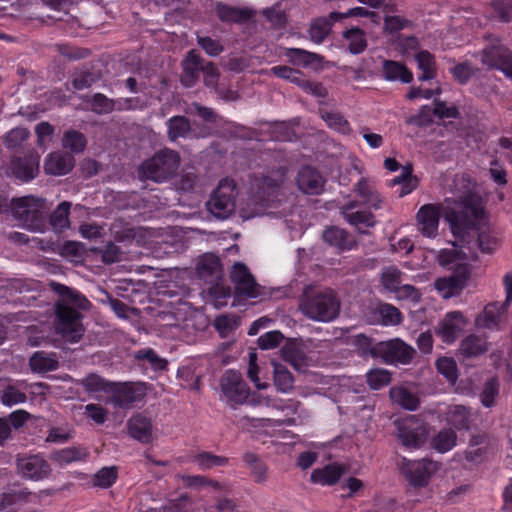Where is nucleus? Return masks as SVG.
Returning a JSON list of instances; mask_svg holds the SVG:
<instances>
[{"instance_id":"nucleus-34","label":"nucleus","mask_w":512,"mask_h":512,"mask_svg":"<svg viewBox=\"0 0 512 512\" xmlns=\"http://www.w3.org/2000/svg\"><path fill=\"white\" fill-rule=\"evenodd\" d=\"M383 76L388 81H401L410 83L413 80V74L400 62L385 60L383 61Z\"/></svg>"},{"instance_id":"nucleus-17","label":"nucleus","mask_w":512,"mask_h":512,"mask_svg":"<svg viewBox=\"0 0 512 512\" xmlns=\"http://www.w3.org/2000/svg\"><path fill=\"white\" fill-rule=\"evenodd\" d=\"M441 207L440 204H425L418 210L416 225L423 236L434 238L438 234Z\"/></svg>"},{"instance_id":"nucleus-40","label":"nucleus","mask_w":512,"mask_h":512,"mask_svg":"<svg viewBox=\"0 0 512 512\" xmlns=\"http://www.w3.org/2000/svg\"><path fill=\"white\" fill-rule=\"evenodd\" d=\"M506 306L507 305L504 304L500 305L499 303L488 304L483 313L476 318V325L486 329L498 327L501 310Z\"/></svg>"},{"instance_id":"nucleus-18","label":"nucleus","mask_w":512,"mask_h":512,"mask_svg":"<svg viewBox=\"0 0 512 512\" xmlns=\"http://www.w3.org/2000/svg\"><path fill=\"white\" fill-rule=\"evenodd\" d=\"M466 324L467 321L461 312H449L435 327V333L444 343L451 344L464 331Z\"/></svg>"},{"instance_id":"nucleus-33","label":"nucleus","mask_w":512,"mask_h":512,"mask_svg":"<svg viewBox=\"0 0 512 512\" xmlns=\"http://www.w3.org/2000/svg\"><path fill=\"white\" fill-rule=\"evenodd\" d=\"M273 382L276 389L281 393H289L294 389V377L288 368L276 361H272Z\"/></svg>"},{"instance_id":"nucleus-5","label":"nucleus","mask_w":512,"mask_h":512,"mask_svg":"<svg viewBox=\"0 0 512 512\" xmlns=\"http://www.w3.org/2000/svg\"><path fill=\"white\" fill-rule=\"evenodd\" d=\"M181 163L180 154L170 148H163L146 159L139 167L141 179L163 183L173 178Z\"/></svg>"},{"instance_id":"nucleus-24","label":"nucleus","mask_w":512,"mask_h":512,"mask_svg":"<svg viewBox=\"0 0 512 512\" xmlns=\"http://www.w3.org/2000/svg\"><path fill=\"white\" fill-rule=\"evenodd\" d=\"M127 429L130 436L141 443L148 444L152 441L153 425L151 419L137 413L127 421Z\"/></svg>"},{"instance_id":"nucleus-41","label":"nucleus","mask_w":512,"mask_h":512,"mask_svg":"<svg viewBox=\"0 0 512 512\" xmlns=\"http://www.w3.org/2000/svg\"><path fill=\"white\" fill-rule=\"evenodd\" d=\"M396 6L386 4L383 7L384 13V32L388 34L396 33L404 29L410 22L406 18L394 15L396 12Z\"/></svg>"},{"instance_id":"nucleus-30","label":"nucleus","mask_w":512,"mask_h":512,"mask_svg":"<svg viewBox=\"0 0 512 512\" xmlns=\"http://www.w3.org/2000/svg\"><path fill=\"white\" fill-rule=\"evenodd\" d=\"M167 138L171 142H176L180 138H188L192 133L190 120L181 115L173 116L166 122Z\"/></svg>"},{"instance_id":"nucleus-1","label":"nucleus","mask_w":512,"mask_h":512,"mask_svg":"<svg viewBox=\"0 0 512 512\" xmlns=\"http://www.w3.org/2000/svg\"><path fill=\"white\" fill-rule=\"evenodd\" d=\"M454 186L461 209L446 214L453 234L468 245L472 243L468 238L476 236L473 244L482 252L491 253L498 245V239L488 225L481 224L484 208L482 198L474 192L475 183L463 174L454 179Z\"/></svg>"},{"instance_id":"nucleus-43","label":"nucleus","mask_w":512,"mask_h":512,"mask_svg":"<svg viewBox=\"0 0 512 512\" xmlns=\"http://www.w3.org/2000/svg\"><path fill=\"white\" fill-rule=\"evenodd\" d=\"M413 167L410 163L402 166L401 175L391 181V186L401 185L400 197L411 193L418 186V179L412 175Z\"/></svg>"},{"instance_id":"nucleus-64","label":"nucleus","mask_w":512,"mask_h":512,"mask_svg":"<svg viewBox=\"0 0 512 512\" xmlns=\"http://www.w3.org/2000/svg\"><path fill=\"white\" fill-rule=\"evenodd\" d=\"M270 72L273 75L282 79L289 80L290 82L295 83L298 86L303 80V75L300 71L285 65L274 66L270 69Z\"/></svg>"},{"instance_id":"nucleus-27","label":"nucleus","mask_w":512,"mask_h":512,"mask_svg":"<svg viewBox=\"0 0 512 512\" xmlns=\"http://www.w3.org/2000/svg\"><path fill=\"white\" fill-rule=\"evenodd\" d=\"M243 462L250 471L253 481L263 484L269 479L268 465L255 453L247 451L243 454Z\"/></svg>"},{"instance_id":"nucleus-47","label":"nucleus","mask_w":512,"mask_h":512,"mask_svg":"<svg viewBox=\"0 0 512 512\" xmlns=\"http://www.w3.org/2000/svg\"><path fill=\"white\" fill-rule=\"evenodd\" d=\"M319 115L330 128H333L343 134L350 132L351 129L349 123L340 112L328 111L324 108H320Z\"/></svg>"},{"instance_id":"nucleus-21","label":"nucleus","mask_w":512,"mask_h":512,"mask_svg":"<svg viewBox=\"0 0 512 512\" xmlns=\"http://www.w3.org/2000/svg\"><path fill=\"white\" fill-rule=\"evenodd\" d=\"M75 166L73 155L56 151L47 155L44 161V171L48 175L62 176L72 171Z\"/></svg>"},{"instance_id":"nucleus-62","label":"nucleus","mask_w":512,"mask_h":512,"mask_svg":"<svg viewBox=\"0 0 512 512\" xmlns=\"http://www.w3.org/2000/svg\"><path fill=\"white\" fill-rule=\"evenodd\" d=\"M26 400L25 392L15 386L9 385L2 391L1 401L6 406L21 404L26 402Z\"/></svg>"},{"instance_id":"nucleus-53","label":"nucleus","mask_w":512,"mask_h":512,"mask_svg":"<svg viewBox=\"0 0 512 512\" xmlns=\"http://www.w3.org/2000/svg\"><path fill=\"white\" fill-rule=\"evenodd\" d=\"M401 275L402 272L394 266L385 268L381 273L383 287L389 292L395 293L397 288L401 286Z\"/></svg>"},{"instance_id":"nucleus-26","label":"nucleus","mask_w":512,"mask_h":512,"mask_svg":"<svg viewBox=\"0 0 512 512\" xmlns=\"http://www.w3.org/2000/svg\"><path fill=\"white\" fill-rule=\"evenodd\" d=\"M281 355L296 371L305 372L309 366L306 354L294 341L285 343L281 348Z\"/></svg>"},{"instance_id":"nucleus-23","label":"nucleus","mask_w":512,"mask_h":512,"mask_svg":"<svg viewBox=\"0 0 512 512\" xmlns=\"http://www.w3.org/2000/svg\"><path fill=\"white\" fill-rule=\"evenodd\" d=\"M204 60L195 52L191 50L183 59L182 74L180 81L185 87H193L199 80V73L202 72Z\"/></svg>"},{"instance_id":"nucleus-46","label":"nucleus","mask_w":512,"mask_h":512,"mask_svg":"<svg viewBox=\"0 0 512 512\" xmlns=\"http://www.w3.org/2000/svg\"><path fill=\"white\" fill-rule=\"evenodd\" d=\"M355 191L364 200V203L374 209L380 208L381 199L377 191L369 184V182L362 178L355 186Z\"/></svg>"},{"instance_id":"nucleus-11","label":"nucleus","mask_w":512,"mask_h":512,"mask_svg":"<svg viewBox=\"0 0 512 512\" xmlns=\"http://www.w3.org/2000/svg\"><path fill=\"white\" fill-rule=\"evenodd\" d=\"M220 387L222 393L233 407L244 404L248 398L249 387L238 371H226L220 379Z\"/></svg>"},{"instance_id":"nucleus-15","label":"nucleus","mask_w":512,"mask_h":512,"mask_svg":"<svg viewBox=\"0 0 512 512\" xmlns=\"http://www.w3.org/2000/svg\"><path fill=\"white\" fill-rule=\"evenodd\" d=\"M470 271L466 264L459 265L454 274L448 277L438 278L435 283V289L442 295L443 298L448 299L458 295L466 286L469 279Z\"/></svg>"},{"instance_id":"nucleus-2","label":"nucleus","mask_w":512,"mask_h":512,"mask_svg":"<svg viewBox=\"0 0 512 512\" xmlns=\"http://www.w3.org/2000/svg\"><path fill=\"white\" fill-rule=\"evenodd\" d=\"M50 289L61 299L55 303L54 327L57 334L66 341L76 343L81 340L85 329L82 324V314L77 309L87 310L91 304L88 299L72 288L52 281Z\"/></svg>"},{"instance_id":"nucleus-36","label":"nucleus","mask_w":512,"mask_h":512,"mask_svg":"<svg viewBox=\"0 0 512 512\" xmlns=\"http://www.w3.org/2000/svg\"><path fill=\"white\" fill-rule=\"evenodd\" d=\"M486 351H488L486 339L477 335L465 337L459 347V353L466 358L477 357Z\"/></svg>"},{"instance_id":"nucleus-37","label":"nucleus","mask_w":512,"mask_h":512,"mask_svg":"<svg viewBox=\"0 0 512 512\" xmlns=\"http://www.w3.org/2000/svg\"><path fill=\"white\" fill-rule=\"evenodd\" d=\"M216 13L223 22H231L242 24L252 17V11L248 9H240L225 4H217Z\"/></svg>"},{"instance_id":"nucleus-9","label":"nucleus","mask_w":512,"mask_h":512,"mask_svg":"<svg viewBox=\"0 0 512 512\" xmlns=\"http://www.w3.org/2000/svg\"><path fill=\"white\" fill-rule=\"evenodd\" d=\"M375 351L378 355V359H381L387 364L394 365L409 364L413 360L416 353L412 346L406 344L400 338L378 342V349Z\"/></svg>"},{"instance_id":"nucleus-35","label":"nucleus","mask_w":512,"mask_h":512,"mask_svg":"<svg viewBox=\"0 0 512 512\" xmlns=\"http://www.w3.org/2000/svg\"><path fill=\"white\" fill-rule=\"evenodd\" d=\"M286 56L294 65L303 67H318L323 62V57L319 54L312 53L299 48H289L286 51Z\"/></svg>"},{"instance_id":"nucleus-13","label":"nucleus","mask_w":512,"mask_h":512,"mask_svg":"<svg viewBox=\"0 0 512 512\" xmlns=\"http://www.w3.org/2000/svg\"><path fill=\"white\" fill-rule=\"evenodd\" d=\"M400 468L409 482L415 487L427 485L430 476L438 469L437 464L428 459L410 461L402 459Z\"/></svg>"},{"instance_id":"nucleus-38","label":"nucleus","mask_w":512,"mask_h":512,"mask_svg":"<svg viewBox=\"0 0 512 512\" xmlns=\"http://www.w3.org/2000/svg\"><path fill=\"white\" fill-rule=\"evenodd\" d=\"M393 403L406 410L414 411L419 406V398L404 387H392L389 392Z\"/></svg>"},{"instance_id":"nucleus-59","label":"nucleus","mask_w":512,"mask_h":512,"mask_svg":"<svg viewBox=\"0 0 512 512\" xmlns=\"http://www.w3.org/2000/svg\"><path fill=\"white\" fill-rule=\"evenodd\" d=\"M91 110L97 114H108L115 109V100L106 97L104 94L96 93L91 101Z\"/></svg>"},{"instance_id":"nucleus-10","label":"nucleus","mask_w":512,"mask_h":512,"mask_svg":"<svg viewBox=\"0 0 512 512\" xmlns=\"http://www.w3.org/2000/svg\"><path fill=\"white\" fill-rule=\"evenodd\" d=\"M15 463L17 473L25 479L39 481L51 474L50 464L41 454H18Z\"/></svg>"},{"instance_id":"nucleus-55","label":"nucleus","mask_w":512,"mask_h":512,"mask_svg":"<svg viewBox=\"0 0 512 512\" xmlns=\"http://www.w3.org/2000/svg\"><path fill=\"white\" fill-rule=\"evenodd\" d=\"M366 378L369 387L373 390H377L390 383L391 373L386 369L377 368L370 370Z\"/></svg>"},{"instance_id":"nucleus-14","label":"nucleus","mask_w":512,"mask_h":512,"mask_svg":"<svg viewBox=\"0 0 512 512\" xmlns=\"http://www.w3.org/2000/svg\"><path fill=\"white\" fill-rule=\"evenodd\" d=\"M146 396L145 383H123L112 390L109 402L123 409H130Z\"/></svg>"},{"instance_id":"nucleus-31","label":"nucleus","mask_w":512,"mask_h":512,"mask_svg":"<svg viewBox=\"0 0 512 512\" xmlns=\"http://www.w3.org/2000/svg\"><path fill=\"white\" fill-rule=\"evenodd\" d=\"M29 367L36 373H47L55 371L59 367V361L54 353L44 351L35 352L29 359Z\"/></svg>"},{"instance_id":"nucleus-16","label":"nucleus","mask_w":512,"mask_h":512,"mask_svg":"<svg viewBox=\"0 0 512 512\" xmlns=\"http://www.w3.org/2000/svg\"><path fill=\"white\" fill-rule=\"evenodd\" d=\"M39 162V154L32 150L24 156L13 157L10 161L9 169L15 178L28 182L38 175Z\"/></svg>"},{"instance_id":"nucleus-20","label":"nucleus","mask_w":512,"mask_h":512,"mask_svg":"<svg viewBox=\"0 0 512 512\" xmlns=\"http://www.w3.org/2000/svg\"><path fill=\"white\" fill-rule=\"evenodd\" d=\"M481 62L491 68L500 69L512 77V52L504 46H492L483 50Z\"/></svg>"},{"instance_id":"nucleus-22","label":"nucleus","mask_w":512,"mask_h":512,"mask_svg":"<svg viewBox=\"0 0 512 512\" xmlns=\"http://www.w3.org/2000/svg\"><path fill=\"white\" fill-rule=\"evenodd\" d=\"M325 180L316 169L305 166L300 169L297 176L299 189L309 195H319L324 190Z\"/></svg>"},{"instance_id":"nucleus-52","label":"nucleus","mask_w":512,"mask_h":512,"mask_svg":"<svg viewBox=\"0 0 512 512\" xmlns=\"http://www.w3.org/2000/svg\"><path fill=\"white\" fill-rule=\"evenodd\" d=\"M470 413L466 407L456 405L450 408L448 412V420L456 429H469Z\"/></svg>"},{"instance_id":"nucleus-60","label":"nucleus","mask_w":512,"mask_h":512,"mask_svg":"<svg viewBox=\"0 0 512 512\" xmlns=\"http://www.w3.org/2000/svg\"><path fill=\"white\" fill-rule=\"evenodd\" d=\"M80 385L83 386L85 391L89 393L104 392L107 391L109 383L100 377L98 374L91 373L82 379Z\"/></svg>"},{"instance_id":"nucleus-63","label":"nucleus","mask_w":512,"mask_h":512,"mask_svg":"<svg viewBox=\"0 0 512 512\" xmlns=\"http://www.w3.org/2000/svg\"><path fill=\"white\" fill-rule=\"evenodd\" d=\"M239 324V318L230 315L218 316L214 321V327L221 337L228 336Z\"/></svg>"},{"instance_id":"nucleus-25","label":"nucleus","mask_w":512,"mask_h":512,"mask_svg":"<svg viewBox=\"0 0 512 512\" xmlns=\"http://www.w3.org/2000/svg\"><path fill=\"white\" fill-rule=\"evenodd\" d=\"M489 445L490 441L487 434L472 435L464 452L465 459L475 464L482 463L487 458Z\"/></svg>"},{"instance_id":"nucleus-58","label":"nucleus","mask_w":512,"mask_h":512,"mask_svg":"<svg viewBox=\"0 0 512 512\" xmlns=\"http://www.w3.org/2000/svg\"><path fill=\"white\" fill-rule=\"evenodd\" d=\"M117 478V469L115 467H104L100 469L93 477V485L100 488H109Z\"/></svg>"},{"instance_id":"nucleus-57","label":"nucleus","mask_w":512,"mask_h":512,"mask_svg":"<svg viewBox=\"0 0 512 512\" xmlns=\"http://www.w3.org/2000/svg\"><path fill=\"white\" fill-rule=\"evenodd\" d=\"M499 381L497 378L489 379L483 386L480 394L481 402L485 407H492L495 404V398L499 393Z\"/></svg>"},{"instance_id":"nucleus-4","label":"nucleus","mask_w":512,"mask_h":512,"mask_svg":"<svg viewBox=\"0 0 512 512\" xmlns=\"http://www.w3.org/2000/svg\"><path fill=\"white\" fill-rule=\"evenodd\" d=\"M298 308L307 319L324 323L338 317L341 302L333 289L308 285L299 297Z\"/></svg>"},{"instance_id":"nucleus-7","label":"nucleus","mask_w":512,"mask_h":512,"mask_svg":"<svg viewBox=\"0 0 512 512\" xmlns=\"http://www.w3.org/2000/svg\"><path fill=\"white\" fill-rule=\"evenodd\" d=\"M237 194L233 179L221 180L206 204L208 211L218 219H227L235 211Z\"/></svg>"},{"instance_id":"nucleus-12","label":"nucleus","mask_w":512,"mask_h":512,"mask_svg":"<svg viewBox=\"0 0 512 512\" xmlns=\"http://www.w3.org/2000/svg\"><path fill=\"white\" fill-rule=\"evenodd\" d=\"M230 278L238 297L257 298L261 296V287L243 263L237 262L233 265Z\"/></svg>"},{"instance_id":"nucleus-48","label":"nucleus","mask_w":512,"mask_h":512,"mask_svg":"<svg viewBox=\"0 0 512 512\" xmlns=\"http://www.w3.org/2000/svg\"><path fill=\"white\" fill-rule=\"evenodd\" d=\"M333 19L322 17L315 19L309 29L310 39L315 43H321L331 31Z\"/></svg>"},{"instance_id":"nucleus-32","label":"nucleus","mask_w":512,"mask_h":512,"mask_svg":"<svg viewBox=\"0 0 512 512\" xmlns=\"http://www.w3.org/2000/svg\"><path fill=\"white\" fill-rule=\"evenodd\" d=\"M345 472L343 466L338 464H329L323 468L315 469L310 476L313 483H320L322 485H334L338 482L340 477Z\"/></svg>"},{"instance_id":"nucleus-39","label":"nucleus","mask_w":512,"mask_h":512,"mask_svg":"<svg viewBox=\"0 0 512 512\" xmlns=\"http://www.w3.org/2000/svg\"><path fill=\"white\" fill-rule=\"evenodd\" d=\"M71 203L68 201L61 202L49 216V225L55 232H62L69 228V213Z\"/></svg>"},{"instance_id":"nucleus-3","label":"nucleus","mask_w":512,"mask_h":512,"mask_svg":"<svg viewBox=\"0 0 512 512\" xmlns=\"http://www.w3.org/2000/svg\"><path fill=\"white\" fill-rule=\"evenodd\" d=\"M284 181L285 170L282 168L256 177L251 183L250 195L241 208V216L250 219L262 215L267 208L275 207L281 201Z\"/></svg>"},{"instance_id":"nucleus-56","label":"nucleus","mask_w":512,"mask_h":512,"mask_svg":"<svg viewBox=\"0 0 512 512\" xmlns=\"http://www.w3.org/2000/svg\"><path fill=\"white\" fill-rule=\"evenodd\" d=\"M209 295L213 297L214 304L217 307H222L227 304V299L231 296V288L225 285L222 281L215 284H209Z\"/></svg>"},{"instance_id":"nucleus-49","label":"nucleus","mask_w":512,"mask_h":512,"mask_svg":"<svg viewBox=\"0 0 512 512\" xmlns=\"http://www.w3.org/2000/svg\"><path fill=\"white\" fill-rule=\"evenodd\" d=\"M90 250L94 254L101 255V259L105 264H112L122 260V250L111 241L107 242L104 247H93Z\"/></svg>"},{"instance_id":"nucleus-6","label":"nucleus","mask_w":512,"mask_h":512,"mask_svg":"<svg viewBox=\"0 0 512 512\" xmlns=\"http://www.w3.org/2000/svg\"><path fill=\"white\" fill-rule=\"evenodd\" d=\"M50 207L42 198L25 196L13 199L11 211L13 217L24 227L34 232H43L47 226Z\"/></svg>"},{"instance_id":"nucleus-45","label":"nucleus","mask_w":512,"mask_h":512,"mask_svg":"<svg viewBox=\"0 0 512 512\" xmlns=\"http://www.w3.org/2000/svg\"><path fill=\"white\" fill-rule=\"evenodd\" d=\"M350 344L355 347L357 353L363 357H372L378 359L376 349H378V343H373L372 339L364 334H358L351 337Z\"/></svg>"},{"instance_id":"nucleus-50","label":"nucleus","mask_w":512,"mask_h":512,"mask_svg":"<svg viewBox=\"0 0 512 512\" xmlns=\"http://www.w3.org/2000/svg\"><path fill=\"white\" fill-rule=\"evenodd\" d=\"M62 146L73 153H81L86 147V138L83 133L76 130H68L62 138Z\"/></svg>"},{"instance_id":"nucleus-54","label":"nucleus","mask_w":512,"mask_h":512,"mask_svg":"<svg viewBox=\"0 0 512 512\" xmlns=\"http://www.w3.org/2000/svg\"><path fill=\"white\" fill-rule=\"evenodd\" d=\"M436 368L450 383L454 384L458 379L457 364L453 358L441 357L436 361Z\"/></svg>"},{"instance_id":"nucleus-29","label":"nucleus","mask_w":512,"mask_h":512,"mask_svg":"<svg viewBox=\"0 0 512 512\" xmlns=\"http://www.w3.org/2000/svg\"><path fill=\"white\" fill-rule=\"evenodd\" d=\"M88 456V448L79 445L54 451L51 454V459L57 464L63 466L73 462L85 461L88 458Z\"/></svg>"},{"instance_id":"nucleus-8","label":"nucleus","mask_w":512,"mask_h":512,"mask_svg":"<svg viewBox=\"0 0 512 512\" xmlns=\"http://www.w3.org/2000/svg\"><path fill=\"white\" fill-rule=\"evenodd\" d=\"M398 429V438L408 448L421 447L428 438V429L425 423L415 415L407 416L395 422Z\"/></svg>"},{"instance_id":"nucleus-61","label":"nucleus","mask_w":512,"mask_h":512,"mask_svg":"<svg viewBox=\"0 0 512 512\" xmlns=\"http://www.w3.org/2000/svg\"><path fill=\"white\" fill-rule=\"evenodd\" d=\"M195 461L201 469L207 470L213 467L226 465L228 463V458L214 455L209 452H202L196 456Z\"/></svg>"},{"instance_id":"nucleus-42","label":"nucleus","mask_w":512,"mask_h":512,"mask_svg":"<svg viewBox=\"0 0 512 512\" xmlns=\"http://www.w3.org/2000/svg\"><path fill=\"white\" fill-rule=\"evenodd\" d=\"M415 59L418 68L422 71L419 76L420 81H427L436 77V62L434 56L427 50L416 53Z\"/></svg>"},{"instance_id":"nucleus-28","label":"nucleus","mask_w":512,"mask_h":512,"mask_svg":"<svg viewBox=\"0 0 512 512\" xmlns=\"http://www.w3.org/2000/svg\"><path fill=\"white\" fill-rule=\"evenodd\" d=\"M322 237L328 245L334 246L341 251L350 250L356 244L347 231L337 226L326 228L323 231Z\"/></svg>"},{"instance_id":"nucleus-19","label":"nucleus","mask_w":512,"mask_h":512,"mask_svg":"<svg viewBox=\"0 0 512 512\" xmlns=\"http://www.w3.org/2000/svg\"><path fill=\"white\" fill-rule=\"evenodd\" d=\"M196 275L207 284L223 280V266L220 258L213 253H205L198 258Z\"/></svg>"},{"instance_id":"nucleus-51","label":"nucleus","mask_w":512,"mask_h":512,"mask_svg":"<svg viewBox=\"0 0 512 512\" xmlns=\"http://www.w3.org/2000/svg\"><path fill=\"white\" fill-rule=\"evenodd\" d=\"M457 441V435L452 429L441 430L432 440L433 447L441 452H447L451 450Z\"/></svg>"},{"instance_id":"nucleus-44","label":"nucleus","mask_w":512,"mask_h":512,"mask_svg":"<svg viewBox=\"0 0 512 512\" xmlns=\"http://www.w3.org/2000/svg\"><path fill=\"white\" fill-rule=\"evenodd\" d=\"M343 37L348 42V50L352 54L362 53L367 47L365 33L360 28H351L343 32Z\"/></svg>"}]
</instances>
